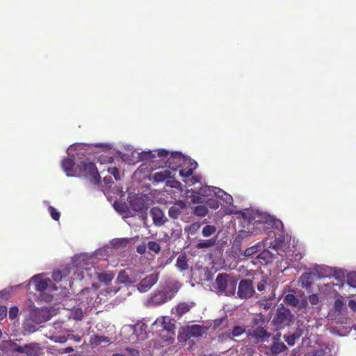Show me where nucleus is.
Masks as SVG:
<instances>
[{
    "label": "nucleus",
    "mask_w": 356,
    "mask_h": 356,
    "mask_svg": "<svg viewBox=\"0 0 356 356\" xmlns=\"http://www.w3.org/2000/svg\"><path fill=\"white\" fill-rule=\"evenodd\" d=\"M243 223L247 226V232L252 234H258L261 229L265 228V225H270L273 223L274 225H281L283 227V224L280 220H275L273 217L266 213H264L259 211L247 210L242 213Z\"/></svg>",
    "instance_id": "1"
},
{
    "label": "nucleus",
    "mask_w": 356,
    "mask_h": 356,
    "mask_svg": "<svg viewBox=\"0 0 356 356\" xmlns=\"http://www.w3.org/2000/svg\"><path fill=\"white\" fill-rule=\"evenodd\" d=\"M236 284V279L225 273H219L215 280L213 286L218 293L230 296L234 294Z\"/></svg>",
    "instance_id": "2"
},
{
    "label": "nucleus",
    "mask_w": 356,
    "mask_h": 356,
    "mask_svg": "<svg viewBox=\"0 0 356 356\" xmlns=\"http://www.w3.org/2000/svg\"><path fill=\"white\" fill-rule=\"evenodd\" d=\"M80 175L89 179L91 183L97 185L100 183L101 177L95 164L89 159L81 161L78 165Z\"/></svg>",
    "instance_id": "3"
},
{
    "label": "nucleus",
    "mask_w": 356,
    "mask_h": 356,
    "mask_svg": "<svg viewBox=\"0 0 356 356\" xmlns=\"http://www.w3.org/2000/svg\"><path fill=\"white\" fill-rule=\"evenodd\" d=\"M253 323L257 327H253L252 330H248V335L257 341L264 342L268 340L271 334L267 331V326L265 324L262 317L259 318H254Z\"/></svg>",
    "instance_id": "4"
},
{
    "label": "nucleus",
    "mask_w": 356,
    "mask_h": 356,
    "mask_svg": "<svg viewBox=\"0 0 356 356\" xmlns=\"http://www.w3.org/2000/svg\"><path fill=\"white\" fill-rule=\"evenodd\" d=\"M158 156L166 159L165 165L173 171H175L181 165L183 161V155L180 152H172L161 149L158 151Z\"/></svg>",
    "instance_id": "5"
},
{
    "label": "nucleus",
    "mask_w": 356,
    "mask_h": 356,
    "mask_svg": "<svg viewBox=\"0 0 356 356\" xmlns=\"http://www.w3.org/2000/svg\"><path fill=\"white\" fill-rule=\"evenodd\" d=\"M52 312L47 307L35 308L31 311L30 317L36 324H40L51 318Z\"/></svg>",
    "instance_id": "6"
},
{
    "label": "nucleus",
    "mask_w": 356,
    "mask_h": 356,
    "mask_svg": "<svg viewBox=\"0 0 356 356\" xmlns=\"http://www.w3.org/2000/svg\"><path fill=\"white\" fill-rule=\"evenodd\" d=\"M255 293L253 283L251 280H241L238 284L237 295L241 299H248L252 298Z\"/></svg>",
    "instance_id": "7"
},
{
    "label": "nucleus",
    "mask_w": 356,
    "mask_h": 356,
    "mask_svg": "<svg viewBox=\"0 0 356 356\" xmlns=\"http://www.w3.org/2000/svg\"><path fill=\"white\" fill-rule=\"evenodd\" d=\"M291 318L292 314L290 310L282 307L277 309L273 321L276 326L282 327L285 325H289L291 321Z\"/></svg>",
    "instance_id": "8"
},
{
    "label": "nucleus",
    "mask_w": 356,
    "mask_h": 356,
    "mask_svg": "<svg viewBox=\"0 0 356 356\" xmlns=\"http://www.w3.org/2000/svg\"><path fill=\"white\" fill-rule=\"evenodd\" d=\"M213 187L214 186H204L200 187L198 190L191 189L192 202L193 203L202 202L204 201L203 197L213 196Z\"/></svg>",
    "instance_id": "9"
},
{
    "label": "nucleus",
    "mask_w": 356,
    "mask_h": 356,
    "mask_svg": "<svg viewBox=\"0 0 356 356\" xmlns=\"http://www.w3.org/2000/svg\"><path fill=\"white\" fill-rule=\"evenodd\" d=\"M159 280V273H153L143 278L138 284V289L143 293L149 291Z\"/></svg>",
    "instance_id": "10"
},
{
    "label": "nucleus",
    "mask_w": 356,
    "mask_h": 356,
    "mask_svg": "<svg viewBox=\"0 0 356 356\" xmlns=\"http://www.w3.org/2000/svg\"><path fill=\"white\" fill-rule=\"evenodd\" d=\"M150 215L153 222L156 226L163 225L168 219L164 216L163 211L158 207H154L150 210Z\"/></svg>",
    "instance_id": "11"
},
{
    "label": "nucleus",
    "mask_w": 356,
    "mask_h": 356,
    "mask_svg": "<svg viewBox=\"0 0 356 356\" xmlns=\"http://www.w3.org/2000/svg\"><path fill=\"white\" fill-rule=\"evenodd\" d=\"M195 305L194 302H179L175 307L172 309V313L175 314L178 318H181L184 314L188 312Z\"/></svg>",
    "instance_id": "12"
},
{
    "label": "nucleus",
    "mask_w": 356,
    "mask_h": 356,
    "mask_svg": "<svg viewBox=\"0 0 356 356\" xmlns=\"http://www.w3.org/2000/svg\"><path fill=\"white\" fill-rule=\"evenodd\" d=\"M131 208L136 211H146L148 208L143 197L134 196L129 201Z\"/></svg>",
    "instance_id": "13"
},
{
    "label": "nucleus",
    "mask_w": 356,
    "mask_h": 356,
    "mask_svg": "<svg viewBox=\"0 0 356 356\" xmlns=\"http://www.w3.org/2000/svg\"><path fill=\"white\" fill-rule=\"evenodd\" d=\"M158 323H161L162 329L167 331L168 334H175V325L170 318L162 316L157 318L154 323L157 324Z\"/></svg>",
    "instance_id": "14"
},
{
    "label": "nucleus",
    "mask_w": 356,
    "mask_h": 356,
    "mask_svg": "<svg viewBox=\"0 0 356 356\" xmlns=\"http://www.w3.org/2000/svg\"><path fill=\"white\" fill-rule=\"evenodd\" d=\"M186 207V204L182 200L176 201L168 211L169 216L172 219H177L181 214L182 210Z\"/></svg>",
    "instance_id": "15"
},
{
    "label": "nucleus",
    "mask_w": 356,
    "mask_h": 356,
    "mask_svg": "<svg viewBox=\"0 0 356 356\" xmlns=\"http://www.w3.org/2000/svg\"><path fill=\"white\" fill-rule=\"evenodd\" d=\"M149 303L152 305H160L161 304H163L167 302L166 299L165 298L164 294L163 293V291H156L154 293H153L149 300Z\"/></svg>",
    "instance_id": "16"
},
{
    "label": "nucleus",
    "mask_w": 356,
    "mask_h": 356,
    "mask_svg": "<svg viewBox=\"0 0 356 356\" xmlns=\"http://www.w3.org/2000/svg\"><path fill=\"white\" fill-rule=\"evenodd\" d=\"M33 281L35 285V290L41 293L47 290L49 287L50 284H51L50 279H40L36 276L33 277Z\"/></svg>",
    "instance_id": "17"
},
{
    "label": "nucleus",
    "mask_w": 356,
    "mask_h": 356,
    "mask_svg": "<svg viewBox=\"0 0 356 356\" xmlns=\"http://www.w3.org/2000/svg\"><path fill=\"white\" fill-rule=\"evenodd\" d=\"M185 330L188 333L191 338L202 337L204 333V327L197 324L186 326Z\"/></svg>",
    "instance_id": "18"
},
{
    "label": "nucleus",
    "mask_w": 356,
    "mask_h": 356,
    "mask_svg": "<svg viewBox=\"0 0 356 356\" xmlns=\"http://www.w3.org/2000/svg\"><path fill=\"white\" fill-rule=\"evenodd\" d=\"M213 196L216 197L217 198L222 200L227 204H229L232 201V197L229 194L225 192L223 190L218 187H213Z\"/></svg>",
    "instance_id": "19"
},
{
    "label": "nucleus",
    "mask_w": 356,
    "mask_h": 356,
    "mask_svg": "<svg viewBox=\"0 0 356 356\" xmlns=\"http://www.w3.org/2000/svg\"><path fill=\"white\" fill-rule=\"evenodd\" d=\"M287 349L286 346L280 341H273V344L270 347V355L275 356Z\"/></svg>",
    "instance_id": "20"
},
{
    "label": "nucleus",
    "mask_w": 356,
    "mask_h": 356,
    "mask_svg": "<svg viewBox=\"0 0 356 356\" xmlns=\"http://www.w3.org/2000/svg\"><path fill=\"white\" fill-rule=\"evenodd\" d=\"M168 178H172L171 177V172L168 170H163L160 172H156L153 175V179L156 182H162Z\"/></svg>",
    "instance_id": "21"
},
{
    "label": "nucleus",
    "mask_w": 356,
    "mask_h": 356,
    "mask_svg": "<svg viewBox=\"0 0 356 356\" xmlns=\"http://www.w3.org/2000/svg\"><path fill=\"white\" fill-rule=\"evenodd\" d=\"M40 350V345L36 343H32L25 345L24 353L28 356H38Z\"/></svg>",
    "instance_id": "22"
},
{
    "label": "nucleus",
    "mask_w": 356,
    "mask_h": 356,
    "mask_svg": "<svg viewBox=\"0 0 356 356\" xmlns=\"http://www.w3.org/2000/svg\"><path fill=\"white\" fill-rule=\"evenodd\" d=\"M179 289V287L177 286V284H174L172 286H168L165 290L163 291L167 302L172 300L175 296Z\"/></svg>",
    "instance_id": "23"
},
{
    "label": "nucleus",
    "mask_w": 356,
    "mask_h": 356,
    "mask_svg": "<svg viewBox=\"0 0 356 356\" xmlns=\"http://www.w3.org/2000/svg\"><path fill=\"white\" fill-rule=\"evenodd\" d=\"M302 335V330H297L294 333L290 335H284V339L287 343L289 346H293L296 343V341Z\"/></svg>",
    "instance_id": "24"
},
{
    "label": "nucleus",
    "mask_w": 356,
    "mask_h": 356,
    "mask_svg": "<svg viewBox=\"0 0 356 356\" xmlns=\"http://www.w3.org/2000/svg\"><path fill=\"white\" fill-rule=\"evenodd\" d=\"M62 168L63 170L66 172L67 176H70V172L72 170L74 166V161L69 157H66L63 159L62 161Z\"/></svg>",
    "instance_id": "25"
},
{
    "label": "nucleus",
    "mask_w": 356,
    "mask_h": 356,
    "mask_svg": "<svg viewBox=\"0 0 356 356\" xmlns=\"http://www.w3.org/2000/svg\"><path fill=\"white\" fill-rule=\"evenodd\" d=\"M197 165V162L195 161L190 162V167L188 168L181 169L179 170V175L184 178H188L193 174V170L196 168Z\"/></svg>",
    "instance_id": "26"
},
{
    "label": "nucleus",
    "mask_w": 356,
    "mask_h": 356,
    "mask_svg": "<svg viewBox=\"0 0 356 356\" xmlns=\"http://www.w3.org/2000/svg\"><path fill=\"white\" fill-rule=\"evenodd\" d=\"M108 342H109L108 338L104 336L94 334L91 336L90 339V343L92 346H97L102 343Z\"/></svg>",
    "instance_id": "27"
},
{
    "label": "nucleus",
    "mask_w": 356,
    "mask_h": 356,
    "mask_svg": "<svg viewBox=\"0 0 356 356\" xmlns=\"http://www.w3.org/2000/svg\"><path fill=\"white\" fill-rule=\"evenodd\" d=\"M97 277L99 282H104L105 284H108L112 281L114 277V274L113 273H97Z\"/></svg>",
    "instance_id": "28"
},
{
    "label": "nucleus",
    "mask_w": 356,
    "mask_h": 356,
    "mask_svg": "<svg viewBox=\"0 0 356 356\" xmlns=\"http://www.w3.org/2000/svg\"><path fill=\"white\" fill-rule=\"evenodd\" d=\"M38 324H36L35 322H33L30 318L29 319L24 321L23 327L25 331L29 333H33L38 330Z\"/></svg>",
    "instance_id": "29"
},
{
    "label": "nucleus",
    "mask_w": 356,
    "mask_h": 356,
    "mask_svg": "<svg viewBox=\"0 0 356 356\" xmlns=\"http://www.w3.org/2000/svg\"><path fill=\"white\" fill-rule=\"evenodd\" d=\"M176 266L181 270H186L188 268V264L186 255H180L176 261Z\"/></svg>",
    "instance_id": "30"
},
{
    "label": "nucleus",
    "mask_w": 356,
    "mask_h": 356,
    "mask_svg": "<svg viewBox=\"0 0 356 356\" xmlns=\"http://www.w3.org/2000/svg\"><path fill=\"white\" fill-rule=\"evenodd\" d=\"M216 239L215 238H212L207 240H203L197 244V248L199 249L211 248L214 246L216 245Z\"/></svg>",
    "instance_id": "31"
},
{
    "label": "nucleus",
    "mask_w": 356,
    "mask_h": 356,
    "mask_svg": "<svg viewBox=\"0 0 356 356\" xmlns=\"http://www.w3.org/2000/svg\"><path fill=\"white\" fill-rule=\"evenodd\" d=\"M284 301L286 305L292 307H297L299 304V300L292 293L286 295Z\"/></svg>",
    "instance_id": "32"
},
{
    "label": "nucleus",
    "mask_w": 356,
    "mask_h": 356,
    "mask_svg": "<svg viewBox=\"0 0 356 356\" xmlns=\"http://www.w3.org/2000/svg\"><path fill=\"white\" fill-rule=\"evenodd\" d=\"M117 280L119 283L129 284L131 283V278L125 270H121L118 277Z\"/></svg>",
    "instance_id": "33"
},
{
    "label": "nucleus",
    "mask_w": 356,
    "mask_h": 356,
    "mask_svg": "<svg viewBox=\"0 0 356 356\" xmlns=\"http://www.w3.org/2000/svg\"><path fill=\"white\" fill-rule=\"evenodd\" d=\"M302 285L306 288H309L312 286V274L308 273H303L300 277Z\"/></svg>",
    "instance_id": "34"
},
{
    "label": "nucleus",
    "mask_w": 356,
    "mask_h": 356,
    "mask_svg": "<svg viewBox=\"0 0 356 356\" xmlns=\"http://www.w3.org/2000/svg\"><path fill=\"white\" fill-rule=\"evenodd\" d=\"M216 227L214 225H207L203 227L202 234L204 237H209L216 232Z\"/></svg>",
    "instance_id": "35"
},
{
    "label": "nucleus",
    "mask_w": 356,
    "mask_h": 356,
    "mask_svg": "<svg viewBox=\"0 0 356 356\" xmlns=\"http://www.w3.org/2000/svg\"><path fill=\"white\" fill-rule=\"evenodd\" d=\"M131 239L127 238H117L113 241V245L116 248H125Z\"/></svg>",
    "instance_id": "36"
},
{
    "label": "nucleus",
    "mask_w": 356,
    "mask_h": 356,
    "mask_svg": "<svg viewBox=\"0 0 356 356\" xmlns=\"http://www.w3.org/2000/svg\"><path fill=\"white\" fill-rule=\"evenodd\" d=\"M193 213L197 216L204 217L208 213V209L205 206L198 205L195 207Z\"/></svg>",
    "instance_id": "37"
},
{
    "label": "nucleus",
    "mask_w": 356,
    "mask_h": 356,
    "mask_svg": "<svg viewBox=\"0 0 356 356\" xmlns=\"http://www.w3.org/2000/svg\"><path fill=\"white\" fill-rule=\"evenodd\" d=\"M246 327L244 325H236L234 326L232 330V337H239L242 334L245 333Z\"/></svg>",
    "instance_id": "38"
},
{
    "label": "nucleus",
    "mask_w": 356,
    "mask_h": 356,
    "mask_svg": "<svg viewBox=\"0 0 356 356\" xmlns=\"http://www.w3.org/2000/svg\"><path fill=\"white\" fill-rule=\"evenodd\" d=\"M147 248L148 249L156 253V254H158L161 251V245L159 243L156 242V241H150L148 242L147 243Z\"/></svg>",
    "instance_id": "39"
},
{
    "label": "nucleus",
    "mask_w": 356,
    "mask_h": 356,
    "mask_svg": "<svg viewBox=\"0 0 356 356\" xmlns=\"http://www.w3.org/2000/svg\"><path fill=\"white\" fill-rule=\"evenodd\" d=\"M166 186L179 189L181 188V184L180 181L175 180L174 178H168L166 181Z\"/></svg>",
    "instance_id": "40"
},
{
    "label": "nucleus",
    "mask_w": 356,
    "mask_h": 356,
    "mask_svg": "<svg viewBox=\"0 0 356 356\" xmlns=\"http://www.w3.org/2000/svg\"><path fill=\"white\" fill-rule=\"evenodd\" d=\"M347 282L350 286L356 288V273H349L348 275Z\"/></svg>",
    "instance_id": "41"
},
{
    "label": "nucleus",
    "mask_w": 356,
    "mask_h": 356,
    "mask_svg": "<svg viewBox=\"0 0 356 356\" xmlns=\"http://www.w3.org/2000/svg\"><path fill=\"white\" fill-rule=\"evenodd\" d=\"M19 314V309L17 306H13L8 311V316L10 320L15 319Z\"/></svg>",
    "instance_id": "42"
},
{
    "label": "nucleus",
    "mask_w": 356,
    "mask_h": 356,
    "mask_svg": "<svg viewBox=\"0 0 356 356\" xmlns=\"http://www.w3.org/2000/svg\"><path fill=\"white\" fill-rule=\"evenodd\" d=\"M49 211L50 213V215H51V218L54 220H59L60 213L54 207L49 206Z\"/></svg>",
    "instance_id": "43"
},
{
    "label": "nucleus",
    "mask_w": 356,
    "mask_h": 356,
    "mask_svg": "<svg viewBox=\"0 0 356 356\" xmlns=\"http://www.w3.org/2000/svg\"><path fill=\"white\" fill-rule=\"evenodd\" d=\"M108 172L114 177V178L116 181H118L120 179V172H119V170L118 168H116V167L109 168L108 169Z\"/></svg>",
    "instance_id": "44"
},
{
    "label": "nucleus",
    "mask_w": 356,
    "mask_h": 356,
    "mask_svg": "<svg viewBox=\"0 0 356 356\" xmlns=\"http://www.w3.org/2000/svg\"><path fill=\"white\" fill-rule=\"evenodd\" d=\"M258 248L259 247L257 245H253L252 247L248 248L244 252V255L246 257L252 256L258 251Z\"/></svg>",
    "instance_id": "45"
},
{
    "label": "nucleus",
    "mask_w": 356,
    "mask_h": 356,
    "mask_svg": "<svg viewBox=\"0 0 356 356\" xmlns=\"http://www.w3.org/2000/svg\"><path fill=\"white\" fill-rule=\"evenodd\" d=\"M308 300L312 305H316L319 302L317 294H312L308 297Z\"/></svg>",
    "instance_id": "46"
},
{
    "label": "nucleus",
    "mask_w": 356,
    "mask_h": 356,
    "mask_svg": "<svg viewBox=\"0 0 356 356\" xmlns=\"http://www.w3.org/2000/svg\"><path fill=\"white\" fill-rule=\"evenodd\" d=\"M201 177L200 176H193L191 177L188 181L184 180L188 185H193L195 183H200Z\"/></svg>",
    "instance_id": "47"
},
{
    "label": "nucleus",
    "mask_w": 356,
    "mask_h": 356,
    "mask_svg": "<svg viewBox=\"0 0 356 356\" xmlns=\"http://www.w3.org/2000/svg\"><path fill=\"white\" fill-rule=\"evenodd\" d=\"M178 339L179 341H186L189 339H191V337H189L188 333L185 330V327L184 328V331L182 333H179L178 336Z\"/></svg>",
    "instance_id": "48"
},
{
    "label": "nucleus",
    "mask_w": 356,
    "mask_h": 356,
    "mask_svg": "<svg viewBox=\"0 0 356 356\" xmlns=\"http://www.w3.org/2000/svg\"><path fill=\"white\" fill-rule=\"evenodd\" d=\"M343 302L340 299H337L334 302V309L336 311L341 312L343 309Z\"/></svg>",
    "instance_id": "49"
},
{
    "label": "nucleus",
    "mask_w": 356,
    "mask_h": 356,
    "mask_svg": "<svg viewBox=\"0 0 356 356\" xmlns=\"http://www.w3.org/2000/svg\"><path fill=\"white\" fill-rule=\"evenodd\" d=\"M8 309L6 306L0 305V321L6 317Z\"/></svg>",
    "instance_id": "50"
},
{
    "label": "nucleus",
    "mask_w": 356,
    "mask_h": 356,
    "mask_svg": "<svg viewBox=\"0 0 356 356\" xmlns=\"http://www.w3.org/2000/svg\"><path fill=\"white\" fill-rule=\"evenodd\" d=\"M63 275L60 270L54 271L52 275V278L56 282H60L62 280Z\"/></svg>",
    "instance_id": "51"
},
{
    "label": "nucleus",
    "mask_w": 356,
    "mask_h": 356,
    "mask_svg": "<svg viewBox=\"0 0 356 356\" xmlns=\"http://www.w3.org/2000/svg\"><path fill=\"white\" fill-rule=\"evenodd\" d=\"M40 298L42 300L45 302H51L53 300V296L47 294L44 291L41 293Z\"/></svg>",
    "instance_id": "52"
},
{
    "label": "nucleus",
    "mask_w": 356,
    "mask_h": 356,
    "mask_svg": "<svg viewBox=\"0 0 356 356\" xmlns=\"http://www.w3.org/2000/svg\"><path fill=\"white\" fill-rule=\"evenodd\" d=\"M147 248V245H146L145 243H142L137 246L136 250L140 254H143L146 252V249Z\"/></svg>",
    "instance_id": "53"
},
{
    "label": "nucleus",
    "mask_w": 356,
    "mask_h": 356,
    "mask_svg": "<svg viewBox=\"0 0 356 356\" xmlns=\"http://www.w3.org/2000/svg\"><path fill=\"white\" fill-rule=\"evenodd\" d=\"M304 356H323V353L322 350H314L308 352Z\"/></svg>",
    "instance_id": "54"
},
{
    "label": "nucleus",
    "mask_w": 356,
    "mask_h": 356,
    "mask_svg": "<svg viewBox=\"0 0 356 356\" xmlns=\"http://www.w3.org/2000/svg\"><path fill=\"white\" fill-rule=\"evenodd\" d=\"M266 280H263L261 282H260L257 284V290L259 291H264L265 288H266Z\"/></svg>",
    "instance_id": "55"
},
{
    "label": "nucleus",
    "mask_w": 356,
    "mask_h": 356,
    "mask_svg": "<svg viewBox=\"0 0 356 356\" xmlns=\"http://www.w3.org/2000/svg\"><path fill=\"white\" fill-rule=\"evenodd\" d=\"M200 227V224L198 222H195L191 225L190 229L195 232H196Z\"/></svg>",
    "instance_id": "56"
},
{
    "label": "nucleus",
    "mask_w": 356,
    "mask_h": 356,
    "mask_svg": "<svg viewBox=\"0 0 356 356\" xmlns=\"http://www.w3.org/2000/svg\"><path fill=\"white\" fill-rule=\"evenodd\" d=\"M348 306L353 311L356 310V302L354 300H349Z\"/></svg>",
    "instance_id": "57"
},
{
    "label": "nucleus",
    "mask_w": 356,
    "mask_h": 356,
    "mask_svg": "<svg viewBox=\"0 0 356 356\" xmlns=\"http://www.w3.org/2000/svg\"><path fill=\"white\" fill-rule=\"evenodd\" d=\"M25 350V345L24 346H17L16 348H15V350L20 353H24Z\"/></svg>",
    "instance_id": "58"
},
{
    "label": "nucleus",
    "mask_w": 356,
    "mask_h": 356,
    "mask_svg": "<svg viewBox=\"0 0 356 356\" xmlns=\"http://www.w3.org/2000/svg\"><path fill=\"white\" fill-rule=\"evenodd\" d=\"M104 182L108 185L113 183L112 178L111 177H105L104 178Z\"/></svg>",
    "instance_id": "59"
},
{
    "label": "nucleus",
    "mask_w": 356,
    "mask_h": 356,
    "mask_svg": "<svg viewBox=\"0 0 356 356\" xmlns=\"http://www.w3.org/2000/svg\"><path fill=\"white\" fill-rule=\"evenodd\" d=\"M58 339L59 340L58 341L60 343H64L67 341V338L65 337H58Z\"/></svg>",
    "instance_id": "60"
},
{
    "label": "nucleus",
    "mask_w": 356,
    "mask_h": 356,
    "mask_svg": "<svg viewBox=\"0 0 356 356\" xmlns=\"http://www.w3.org/2000/svg\"><path fill=\"white\" fill-rule=\"evenodd\" d=\"M268 252H261L257 257L260 259H264L266 254H268Z\"/></svg>",
    "instance_id": "61"
},
{
    "label": "nucleus",
    "mask_w": 356,
    "mask_h": 356,
    "mask_svg": "<svg viewBox=\"0 0 356 356\" xmlns=\"http://www.w3.org/2000/svg\"><path fill=\"white\" fill-rule=\"evenodd\" d=\"M213 209H218L219 207L218 202H213L212 205L211 206Z\"/></svg>",
    "instance_id": "62"
},
{
    "label": "nucleus",
    "mask_w": 356,
    "mask_h": 356,
    "mask_svg": "<svg viewBox=\"0 0 356 356\" xmlns=\"http://www.w3.org/2000/svg\"><path fill=\"white\" fill-rule=\"evenodd\" d=\"M74 351V348L72 347H67L65 349V353H70Z\"/></svg>",
    "instance_id": "63"
},
{
    "label": "nucleus",
    "mask_w": 356,
    "mask_h": 356,
    "mask_svg": "<svg viewBox=\"0 0 356 356\" xmlns=\"http://www.w3.org/2000/svg\"><path fill=\"white\" fill-rule=\"evenodd\" d=\"M112 356H125V355L123 354H120V353H115Z\"/></svg>",
    "instance_id": "64"
}]
</instances>
